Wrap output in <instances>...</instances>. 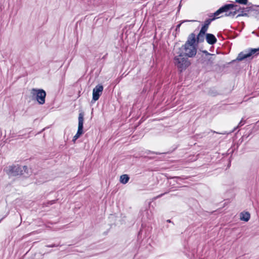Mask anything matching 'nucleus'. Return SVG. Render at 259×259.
I'll return each mask as SVG.
<instances>
[{
	"instance_id": "obj_31",
	"label": "nucleus",
	"mask_w": 259,
	"mask_h": 259,
	"mask_svg": "<svg viewBox=\"0 0 259 259\" xmlns=\"http://www.w3.org/2000/svg\"><path fill=\"white\" fill-rule=\"evenodd\" d=\"M4 218H2V219H0V223L1 222V221L3 220Z\"/></svg>"
},
{
	"instance_id": "obj_5",
	"label": "nucleus",
	"mask_w": 259,
	"mask_h": 259,
	"mask_svg": "<svg viewBox=\"0 0 259 259\" xmlns=\"http://www.w3.org/2000/svg\"><path fill=\"white\" fill-rule=\"evenodd\" d=\"M30 93L32 100H35L39 105L45 103L46 92L44 90L33 88Z\"/></svg>"
},
{
	"instance_id": "obj_17",
	"label": "nucleus",
	"mask_w": 259,
	"mask_h": 259,
	"mask_svg": "<svg viewBox=\"0 0 259 259\" xmlns=\"http://www.w3.org/2000/svg\"><path fill=\"white\" fill-rule=\"evenodd\" d=\"M196 21V20H183V21H182L181 22L178 24L176 26V31H179V29H180V27L181 26V25H182V23H184V22H195Z\"/></svg>"
},
{
	"instance_id": "obj_19",
	"label": "nucleus",
	"mask_w": 259,
	"mask_h": 259,
	"mask_svg": "<svg viewBox=\"0 0 259 259\" xmlns=\"http://www.w3.org/2000/svg\"><path fill=\"white\" fill-rule=\"evenodd\" d=\"M223 12H222V11L221 10V8H219L216 12H215L211 16H213V18H218V16L223 13Z\"/></svg>"
},
{
	"instance_id": "obj_3",
	"label": "nucleus",
	"mask_w": 259,
	"mask_h": 259,
	"mask_svg": "<svg viewBox=\"0 0 259 259\" xmlns=\"http://www.w3.org/2000/svg\"><path fill=\"white\" fill-rule=\"evenodd\" d=\"M4 170L9 177L21 176L28 174V167L26 165L21 166L19 164H13L5 168Z\"/></svg>"
},
{
	"instance_id": "obj_16",
	"label": "nucleus",
	"mask_w": 259,
	"mask_h": 259,
	"mask_svg": "<svg viewBox=\"0 0 259 259\" xmlns=\"http://www.w3.org/2000/svg\"><path fill=\"white\" fill-rule=\"evenodd\" d=\"M130 180V177L127 175H122L120 177V182L123 184H126Z\"/></svg>"
},
{
	"instance_id": "obj_15",
	"label": "nucleus",
	"mask_w": 259,
	"mask_h": 259,
	"mask_svg": "<svg viewBox=\"0 0 259 259\" xmlns=\"http://www.w3.org/2000/svg\"><path fill=\"white\" fill-rule=\"evenodd\" d=\"M238 12H239V10H238V6L237 5L236 7H233L228 13H226L225 16L234 17Z\"/></svg>"
},
{
	"instance_id": "obj_22",
	"label": "nucleus",
	"mask_w": 259,
	"mask_h": 259,
	"mask_svg": "<svg viewBox=\"0 0 259 259\" xmlns=\"http://www.w3.org/2000/svg\"><path fill=\"white\" fill-rule=\"evenodd\" d=\"M61 246H62V245L59 243L58 244H52L47 245L46 246L47 247H55Z\"/></svg>"
},
{
	"instance_id": "obj_30",
	"label": "nucleus",
	"mask_w": 259,
	"mask_h": 259,
	"mask_svg": "<svg viewBox=\"0 0 259 259\" xmlns=\"http://www.w3.org/2000/svg\"><path fill=\"white\" fill-rule=\"evenodd\" d=\"M204 135L202 136L201 137H203V136H206V134L205 133H203V134Z\"/></svg>"
},
{
	"instance_id": "obj_23",
	"label": "nucleus",
	"mask_w": 259,
	"mask_h": 259,
	"mask_svg": "<svg viewBox=\"0 0 259 259\" xmlns=\"http://www.w3.org/2000/svg\"><path fill=\"white\" fill-rule=\"evenodd\" d=\"M245 123V120L242 118L241 121L239 122L238 127H241Z\"/></svg>"
},
{
	"instance_id": "obj_1",
	"label": "nucleus",
	"mask_w": 259,
	"mask_h": 259,
	"mask_svg": "<svg viewBox=\"0 0 259 259\" xmlns=\"http://www.w3.org/2000/svg\"><path fill=\"white\" fill-rule=\"evenodd\" d=\"M194 41V37L193 36L191 39L188 37L185 44L179 48L178 53L189 58H192L196 56L197 49Z\"/></svg>"
},
{
	"instance_id": "obj_11",
	"label": "nucleus",
	"mask_w": 259,
	"mask_h": 259,
	"mask_svg": "<svg viewBox=\"0 0 259 259\" xmlns=\"http://www.w3.org/2000/svg\"><path fill=\"white\" fill-rule=\"evenodd\" d=\"M205 39L206 42L210 45H213L215 44L217 41V39L216 37L211 33H207L206 34Z\"/></svg>"
},
{
	"instance_id": "obj_21",
	"label": "nucleus",
	"mask_w": 259,
	"mask_h": 259,
	"mask_svg": "<svg viewBox=\"0 0 259 259\" xmlns=\"http://www.w3.org/2000/svg\"><path fill=\"white\" fill-rule=\"evenodd\" d=\"M235 2L240 4L243 5H248V0H235Z\"/></svg>"
},
{
	"instance_id": "obj_4",
	"label": "nucleus",
	"mask_w": 259,
	"mask_h": 259,
	"mask_svg": "<svg viewBox=\"0 0 259 259\" xmlns=\"http://www.w3.org/2000/svg\"><path fill=\"white\" fill-rule=\"evenodd\" d=\"M178 54V56L174 57V61L179 71L182 72L190 65L191 63L187 57H185V56L180 53Z\"/></svg>"
},
{
	"instance_id": "obj_2",
	"label": "nucleus",
	"mask_w": 259,
	"mask_h": 259,
	"mask_svg": "<svg viewBox=\"0 0 259 259\" xmlns=\"http://www.w3.org/2000/svg\"><path fill=\"white\" fill-rule=\"evenodd\" d=\"M197 55V62L201 64L203 67H211L213 64V61L215 59L216 55L214 54L208 53L206 50L201 51Z\"/></svg>"
},
{
	"instance_id": "obj_8",
	"label": "nucleus",
	"mask_w": 259,
	"mask_h": 259,
	"mask_svg": "<svg viewBox=\"0 0 259 259\" xmlns=\"http://www.w3.org/2000/svg\"><path fill=\"white\" fill-rule=\"evenodd\" d=\"M103 91V86L102 84H99L97 85L93 90V98L92 102L94 103L97 101L100 96L101 95Z\"/></svg>"
},
{
	"instance_id": "obj_24",
	"label": "nucleus",
	"mask_w": 259,
	"mask_h": 259,
	"mask_svg": "<svg viewBox=\"0 0 259 259\" xmlns=\"http://www.w3.org/2000/svg\"><path fill=\"white\" fill-rule=\"evenodd\" d=\"M57 200H51V201H49L48 202V205H52L54 203H55L56 201Z\"/></svg>"
},
{
	"instance_id": "obj_10",
	"label": "nucleus",
	"mask_w": 259,
	"mask_h": 259,
	"mask_svg": "<svg viewBox=\"0 0 259 259\" xmlns=\"http://www.w3.org/2000/svg\"><path fill=\"white\" fill-rule=\"evenodd\" d=\"M238 10H239V12H238V14L237 16V17H241V16H248V14L250 13L249 11V6L248 5L246 8L241 7L238 6Z\"/></svg>"
},
{
	"instance_id": "obj_20",
	"label": "nucleus",
	"mask_w": 259,
	"mask_h": 259,
	"mask_svg": "<svg viewBox=\"0 0 259 259\" xmlns=\"http://www.w3.org/2000/svg\"><path fill=\"white\" fill-rule=\"evenodd\" d=\"M208 27L205 25H203L201 27V28L200 30V32L203 33V34H207L206 32L208 30Z\"/></svg>"
},
{
	"instance_id": "obj_6",
	"label": "nucleus",
	"mask_w": 259,
	"mask_h": 259,
	"mask_svg": "<svg viewBox=\"0 0 259 259\" xmlns=\"http://www.w3.org/2000/svg\"><path fill=\"white\" fill-rule=\"evenodd\" d=\"M253 55H254L255 56L259 55V47L256 49L249 48L247 50H245L244 51L241 52L238 55L236 60H233L232 62H230V63L234 62L236 61H241L246 58L250 57Z\"/></svg>"
},
{
	"instance_id": "obj_18",
	"label": "nucleus",
	"mask_w": 259,
	"mask_h": 259,
	"mask_svg": "<svg viewBox=\"0 0 259 259\" xmlns=\"http://www.w3.org/2000/svg\"><path fill=\"white\" fill-rule=\"evenodd\" d=\"M216 19V18H208L205 21H204V25H206V26H207L208 27H209V25H210V24L211 23V22L214 20L215 19Z\"/></svg>"
},
{
	"instance_id": "obj_27",
	"label": "nucleus",
	"mask_w": 259,
	"mask_h": 259,
	"mask_svg": "<svg viewBox=\"0 0 259 259\" xmlns=\"http://www.w3.org/2000/svg\"><path fill=\"white\" fill-rule=\"evenodd\" d=\"M174 178L176 179H178V180H182V179L181 178V177H175Z\"/></svg>"
},
{
	"instance_id": "obj_13",
	"label": "nucleus",
	"mask_w": 259,
	"mask_h": 259,
	"mask_svg": "<svg viewBox=\"0 0 259 259\" xmlns=\"http://www.w3.org/2000/svg\"><path fill=\"white\" fill-rule=\"evenodd\" d=\"M236 7L237 5L234 4H225L221 7V10L223 13L226 12V13H228L231 9H233V7Z\"/></svg>"
},
{
	"instance_id": "obj_12",
	"label": "nucleus",
	"mask_w": 259,
	"mask_h": 259,
	"mask_svg": "<svg viewBox=\"0 0 259 259\" xmlns=\"http://www.w3.org/2000/svg\"><path fill=\"white\" fill-rule=\"evenodd\" d=\"M250 13H252V15H255L256 17L259 15V5H253L251 3H249Z\"/></svg>"
},
{
	"instance_id": "obj_7",
	"label": "nucleus",
	"mask_w": 259,
	"mask_h": 259,
	"mask_svg": "<svg viewBox=\"0 0 259 259\" xmlns=\"http://www.w3.org/2000/svg\"><path fill=\"white\" fill-rule=\"evenodd\" d=\"M84 114L83 112H81L79 114L78 116V130L76 134L73 137L72 141L75 142V141L79 138V137L83 134V118Z\"/></svg>"
},
{
	"instance_id": "obj_14",
	"label": "nucleus",
	"mask_w": 259,
	"mask_h": 259,
	"mask_svg": "<svg viewBox=\"0 0 259 259\" xmlns=\"http://www.w3.org/2000/svg\"><path fill=\"white\" fill-rule=\"evenodd\" d=\"M250 218V214L248 211H243L240 213V219L241 221L248 222Z\"/></svg>"
},
{
	"instance_id": "obj_26",
	"label": "nucleus",
	"mask_w": 259,
	"mask_h": 259,
	"mask_svg": "<svg viewBox=\"0 0 259 259\" xmlns=\"http://www.w3.org/2000/svg\"><path fill=\"white\" fill-rule=\"evenodd\" d=\"M209 94L212 95V96H215L217 94V93H216V92H214V93H212V92L210 91L209 92Z\"/></svg>"
},
{
	"instance_id": "obj_28",
	"label": "nucleus",
	"mask_w": 259,
	"mask_h": 259,
	"mask_svg": "<svg viewBox=\"0 0 259 259\" xmlns=\"http://www.w3.org/2000/svg\"><path fill=\"white\" fill-rule=\"evenodd\" d=\"M166 222H168V223H171V222L170 220H167L166 221Z\"/></svg>"
},
{
	"instance_id": "obj_29",
	"label": "nucleus",
	"mask_w": 259,
	"mask_h": 259,
	"mask_svg": "<svg viewBox=\"0 0 259 259\" xmlns=\"http://www.w3.org/2000/svg\"><path fill=\"white\" fill-rule=\"evenodd\" d=\"M145 213L146 214H148V213H149V211L148 210H145Z\"/></svg>"
},
{
	"instance_id": "obj_25",
	"label": "nucleus",
	"mask_w": 259,
	"mask_h": 259,
	"mask_svg": "<svg viewBox=\"0 0 259 259\" xmlns=\"http://www.w3.org/2000/svg\"><path fill=\"white\" fill-rule=\"evenodd\" d=\"M167 193V192H165L164 193H162V194H161L160 195H159L158 196H157L156 197H155V198H160L161 197H162L163 195H164L165 194Z\"/></svg>"
},
{
	"instance_id": "obj_9",
	"label": "nucleus",
	"mask_w": 259,
	"mask_h": 259,
	"mask_svg": "<svg viewBox=\"0 0 259 259\" xmlns=\"http://www.w3.org/2000/svg\"><path fill=\"white\" fill-rule=\"evenodd\" d=\"M194 37V45H197L199 43L203 42L204 41L205 37H206V34L203 33H199L196 36V35L194 33H191L189 36V38H192V37Z\"/></svg>"
}]
</instances>
